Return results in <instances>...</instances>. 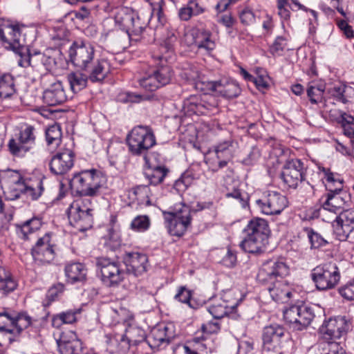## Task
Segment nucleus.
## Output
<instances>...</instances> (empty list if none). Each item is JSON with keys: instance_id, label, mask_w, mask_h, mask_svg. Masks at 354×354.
I'll return each mask as SVG.
<instances>
[{"instance_id": "nucleus-1", "label": "nucleus", "mask_w": 354, "mask_h": 354, "mask_svg": "<svg viewBox=\"0 0 354 354\" xmlns=\"http://www.w3.org/2000/svg\"><path fill=\"white\" fill-rule=\"evenodd\" d=\"M290 274V268L283 257L272 259L263 262L256 277L257 281L266 286L272 299L283 302L289 299L292 293L288 290L280 288L281 279Z\"/></svg>"}, {"instance_id": "nucleus-2", "label": "nucleus", "mask_w": 354, "mask_h": 354, "mask_svg": "<svg viewBox=\"0 0 354 354\" xmlns=\"http://www.w3.org/2000/svg\"><path fill=\"white\" fill-rule=\"evenodd\" d=\"M95 52L94 46L88 41L75 40L68 50L69 62L83 71H94L109 75L111 71L109 61L105 58H97Z\"/></svg>"}, {"instance_id": "nucleus-3", "label": "nucleus", "mask_w": 354, "mask_h": 354, "mask_svg": "<svg viewBox=\"0 0 354 354\" xmlns=\"http://www.w3.org/2000/svg\"><path fill=\"white\" fill-rule=\"evenodd\" d=\"M244 237L239 243L245 252L261 254L266 250L270 236L268 222L261 218L251 219L243 230Z\"/></svg>"}, {"instance_id": "nucleus-4", "label": "nucleus", "mask_w": 354, "mask_h": 354, "mask_svg": "<svg viewBox=\"0 0 354 354\" xmlns=\"http://www.w3.org/2000/svg\"><path fill=\"white\" fill-rule=\"evenodd\" d=\"M106 180L102 171L91 169L74 174L69 181V185L79 196H96L100 194V189Z\"/></svg>"}, {"instance_id": "nucleus-5", "label": "nucleus", "mask_w": 354, "mask_h": 354, "mask_svg": "<svg viewBox=\"0 0 354 354\" xmlns=\"http://www.w3.org/2000/svg\"><path fill=\"white\" fill-rule=\"evenodd\" d=\"M127 145L132 156H147L149 150L156 144V136L149 126L138 125L127 134Z\"/></svg>"}, {"instance_id": "nucleus-6", "label": "nucleus", "mask_w": 354, "mask_h": 354, "mask_svg": "<svg viewBox=\"0 0 354 354\" xmlns=\"http://www.w3.org/2000/svg\"><path fill=\"white\" fill-rule=\"evenodd\" d=\"M323 310L318 306L301 304L291 305L283 310V318L290 327L295 330L307 328L315 318L317 314Z\"/></svg>"}, {"instance_id": "nucleus-7", "label": "nucleus", "mask_w": 354, "mask_h": 354, "mask_svg": "<svg viewBox=\"0 0 354 354\" xmlns=\"http://www.w3.org/2000/svg\"><path fill=\"white\" fill-rule=\"evenodd\" d=\"M173 76L172 68L161 60L158 64L150 67L138 82L142 88L153 92L169 84Z\"/></svg>"}, {"instance_id": "nucleus-8", "label": "nucleus", "mask_w": 354, "mask_h": 354, "mask_svg": "<svg viewBox=\"0 0 354 354\" xmlns=\"http://www.w3.org/2000/svg\"><path fill=\"white\" fill-rule=\"evenodd\" d=\"M310 278L317 290L320 291L332 290L340 281V270L336 263L332 261L324 263L311 270Z\"/></svg>"}, {"instance_id": "nucleus-9", "label": "nucleus", "mask_w": 354, "mask_h": 354, "mask_svg": "<svg viewBox=\"0 0 354 354\" xmlns=\"http://www.w3.org/2000/svg\"><path fill=\"white\" fill-rule=\"evenodd\" d=\"M115 21L119 27L124 30L131 40L138 41L147 26L134 10L128 8H122L115 17Z\"/></svg>"}, {"instance_id": "nucleus-10", "label": "nucleus", "mask_w": 354, "mask_h": 354, "mask_svg": "<svg viewBox=\"0 0 354 354\" xmlns=\"http://www.w3.org/2000/svg\"><path fill=\"white\" fill-rule=\"evenodd\" d=\"M352 328V320L348 316H335L325 319L319 328L324 342H336L347 335Z\"/></svg>"}, {"instance_id": "nucleus-11", "label": "nucleus", "mask_w": 354, "mask_h": 354, "mask_svg": "<svg viewBox=\"0 0 354 354\" xmlns=\"http://www.w3.org/2000/svg\"><path fill=\"white\" fill-rule=\"evenodd\" d=\"M192 210L189 206L181 205L175 212H162L165 225L171 236L181 237L192 223Z\"/></svg>"}, {"instance_id": "nucleus-12", "label": "nucleus", "mask_w": 354, "mask_h": 354, "mask_svg": "<svg viewBox=\"0 0 354 354\" xmlns=\"http://www.w3.org/2000/svg\"><path fill=\"white\" fill-rule=\"evenodd\" d=\"M95 265L100 272L103 283L108 287L118 286L124 279L126 272L120 263L109 257L96 258Z\"/></svg>"}, {"instance_id": "nucleus-13", "label": "nucleus", "mask_w": 354, "mask_h": 354, "mask_svg": "<svg viewBox=\"0 0 354 354\" xmlns=\"http://www.w3.org/2000/svg\"><path fill=\"white\" fill-rule=\"evenodd\" d=\"M286 328L279 324H270L263 328L262 354H283L282 342L288 337Z\"/></svg>"}, {"instance_id": "nucleus-14", "label": "nucleus", "mask_w": 354, "mask_h": 354, "mask_svg": "<svg viewBox=\"0 0 354 354\" xmlns=\"http://www.w3.org/2000/svg\"><path fill=\"white\" fill-rule=\"evenodd\" d=\"M35 129L31 125L21 130L18 136L11 138L8 144L10 153L16 157H24L35 146Z\"/></svg>"}, {"instance_id": "nucleus-15", "label": "nucleus", "mask_w": 354, "mask_h": 354, "mask_svg": "<svg viewBox=\"0 0 354 354\" xmlns=\"http://www.w3.org/2000/svg\"><path fill=\"white\" fill-rule=\"evenodd\" d=\"M306 169L304 162L298 158L287 160L283 164L280 178L286 187L296 189L305 179Z\"/></svg>"}, {"instance_id": "nucleus-16", "label": "nucleus", "mask_w": 354, "mask_h": 354, "mask_svg": "<svg viewBox=\"0 0 354 354\" xmlns=\"http://www.w3.org/2000/svg\"><path fill=\"white\" fill-rule=\"evenodd\" d=\"M93 209L79 201L73 203L68 209L70 224L80 232L91 228L93 223Z\"/></svg>"}, {"instance_id": "nucleus-17", "label": "nucleus", "mask_w": 354, "mask_h": 354, "mask_svg": "<svg viewBox=\"0 0 354 354\" xmlns=\"http://www.w3.org/2000/svg\"><path fill=\"white\" fill-rule=\"evenodd\" d=\"M287 198L275 191L265 192L261 198L255 201L260 212L266 215L279 214L288 206Z\"/></svg>"}, {"instance_id": "nucleus-18", "label": "nucleus", "mask_w": 354, "mask_h": 354, "mask_svg": "<svg viewBox=\"0 0 354 354\" xmlns=\"http://www.w3.org/2000/svg\"><path fill=\"white\" fill-rule=\"evenodd\" d=\"M23 26L10 21H2L0 22V39L6 48L19 49L26 42V39L22 35Z\"/></svg>"}, {"instance_id": "nucleus-19", "label": "nucleus", "mask_w": 354, "mask_h": 354, "mask_svg": "<svg viewBox=\"0 0 354 354\" xmlns=\"http://www.w3.org/2000/svg\"><path fill=\"white\" fill-rule=\"evenodd\" d=\"M328 192L326 194V201L322 207L324 209L335 214L345 209L351 202L350 195L343 189L342 182H338L335 187H327Z\"/></svg>"}, {"instance_id": "nucleus-20", "label": "nucleus", "mask_w": 354, "mask_h": 354, "mask_svg": "<svg viewBox=\"0 0 354 354\" xmlns=\"http://www.w3.org/2000/svg\"><path fill=\"white\" fill-rule=\"evenodd\" d=\"M216 106V99L206 94L192 95L183 101V109L189 114L207 115L213 111Z\"/></svg>"}, {"instance_id": "nucleus-21", "label": "nucleus", "mask_w": 354, "mask_h": 354, "mask_svg": "<svg viewBox=\"0 0 354 354\" xmlns=\"http://www.w3.org/2000/svg\"><path fill=\"white\" fill-rule=\"evenodd\" d=\"M337 214L332 222L333 233L337 240L344 241L354 231V209H344Z\"/></svg>"}, {"instance_id": "nucleus-22", "label": "nucleus", "mask_w": 354, "mask_h": 354, "mask_svg": "<svg viewBox=\"0 0 354 354\" xmlns=\"http://www.w3.org/2000/svg\"><path fill=\"white\" fill-rule=\"evenodd\" d=\"M55 245L51 241L50 233L39 238L31 248L34 261L39 264H50L55 257Z\"/></svg>"}, {"instance_id": "nucleus-23", "label": "nucleus", "mask_w": 354, "mask_h": 354, "mask_svg": "<svg viewBox=\"0 0 354 354\" xmlns=\"http://www.w3.org/2000/svg\"><path fill=\"white\" fill-rule=\"evenodd\" d=\"M107 76V74L94 71H83L77 68L68 74L67 80L73 92L77 93L86 87L88 80L93 83L102 82Z\"/></svg>"}, {"instance_id": "nucleus-24", "label": "nucleus", "mask_w": 354, "mask_h": 354, "mask_svg": "<svg viewBox=\"0 0 354 354\" xmlns=\"http://www.w3.org/2000/svg\"><path fill=\"white\" fill-rule=\"evenodd\" d=\"M75 154L69 149H64L53 155L49 162L52 174L62 176L67 174L73 167Z\"/></svg>"}, {"instance_id": "nucleus-25", "label": "nucleus", "mask_w": 354, "mask_h": 354, "mask_svg": "<svg viewBox=\"0 0 354 354\" xmlns=\"http://www.w3.org/2000/svg\"><path fill=\"white\" fill-rule=\"evenodd\" d=\"M122 261L126 266V273L135 277H140L147 270L148 257L143 252H126L122 256Z\"/></svg>"}, {"instance_id": "nucleus-26", "label": "nucleus", "mask_w": 354, "mask_h": 354, "mask_svg": "<svg viewBox=\"0 0 354 354\" xmlns=\"http://www.w3.org/2000/svg\"><path fill=\"white\" fill-rule=\"evenodd\" d=\"M57 344L61 354H80L84 348L83 342L73 331L62 333Z\"/></svg>"}, {"instance_id": "nucleus-27", "label": "nucleus", "mask_w": 354, "mask_h": 354, "mask_svg": "<svg viewBox=\"0 0 354 354\" xmlns=\"http://www.w3.org/2000/svg\"><path fill=\"white\" fill-rule=\"evenodd\" d=\"M145 167L143 175L148 180L149 185H158L162 183L169 172V169L165 165L153 164L148 156L145 157Z\"/></svg>"}, {"instance_id": "nucleus-28", "label": "nucleus", "mask_w": 354, "mask_h": 354, "mask_svg": "<svg viewBox=\"0 0 354 354\" xmlns=\"http://www.w3.org/2000/svg\"><path fill=\"white\" fill-rule=\"evenodd\" d=\"M169 328L165 324L153 327L147 336L146 342L153 351H158L169 344L171 336L167 334Z\"/></svg>"}, {"instance_id": "nucleus-29", "label": "nucleus", "mask_w": 354, "mask_h": 354, "mask_svg": "<svg viewBox=\"0 0 354 354\" xmlns=\"http://www.w3.org/2000/svg\"><path fill=\"white\" fill-rule=\"evenodd\" d=\"M66 281L70 284L83 283L86 281L87 268L84 263L69 262L65 265Z\"/></svg>"}, {"instance_id": "nucleus-30", "label": "nucleus", "mask_w": 354, "mask_h": 354, "mask_svg": "<svg viewBox=\"0 0 354 354\" xmlns=\"http://www.w3.org/2000/svg\"><path fill=\"white\" fill-rule=\"evenodd\" d=\"M209 88L212 91H217L225 98H234L241 93L239 84L233 80L217 81L208 82Z\"/></svg>"}, {"instance_id": "nucleus-31", "label": "nucleus", "mask_w": 354, "mask_h": 354, "mask_svg": "<svg viewBox=\"0 0 354 354\" xmlns=\"http://www.w3.org/2000/svg\"><path fill=\"white\" fill-rule=\"evenodd\" d=\"M42 218L33 216L19 224H16V232L23 240H29L30 236L39 231L43 225Z\"/></svg>"}, {"instance_id": "nucleus-32", "label": "nucleus", "mask_w": 354, "mask_h": 354, "mask_svg": "<svg viewBox=\"0 0 354 354\" xmlns=\"http://www.w3.org/2000/svg\"><path fill=\"white\" fill-rule=\"evenodd\" d=\"M66 95L61 82H57L46 88L43 93V100L48 106H56L65 102Z\"/></svg>"}, {"instance_id": "nucleus-33", "label": "nucleus", "mask_w": 354, "mask_h": 354, "mask_svg": "<svg viewBox=\"0 0 354 354\" xmlns=\"http://www.w3.org/2000/svg\"><path fill=\"white\" fill-rule=\"evenodd\" d=\"M18 287V281L10 268L0 266V292L5 296L13 292Z\"/></svg>"}, {"instance_id": "nucleus-34", "label": "nucleus", "mask_w": 354, "mask_h": 354, "mask_svg": "<svg viewBox=\"0 0 354 354\" xmlns=\"http://www.w3.org/2000/svg\"><path fill=\"white\" fill-rule=\"evenodd\" d=\"M147 336L145 330L139 327L131 328L127 331L126 337H122L119 346L122 348V353H127L131 344L138 345V344L146 341Z\"/></svg>"}, {"instance_id": "nucleus-35", "label": "nucleus", "mask_w": 354, "mask_h": 354, "mask_svg": "<svg viewBox=\"0 0 354 354\" xmlns=\"http://www.w3.org/2000/svg\"><path fill=\"white\" fill-rule=\"evenodd\" d=\"M204 12L205 8L197 1L189 0L186 5L179 9L178 15L180 20L187 21L192 17L198 16Z\"/></svg>"}, {"instance_id": "nucleus-36", "label": "nucleus", "mask_w": 354, "mask_h": 354, "mask_svg": "<svg viewBox=\"0 0 354 354\" xmlns=\"http://www.w3.org/2000/svg\"><path fill=\"white\" fill-rule=\"evenodd\" d=\"M81 312V308H74L55 315L52 319V326L58 328L64 324H71L77 321V315Z\"/></svg>"}, {"instance_id": "nucleus-37", "label": "nucleus", "mask_w": 354, "mask_h": 354, "mask_svg": "<svg viewBox=\"0 0 354 354\" xmlns=\"http://www.w3.org/2000/svg\"><path fill=\"white\" fill-rule=\"evenodd\" d=\"M234 151V143L232 139L221 142L214 147V152L217 158L225 160L227 163L233 158Z\"/></svg>"}, {"instance_id": "nucleus-38", "label": "nucleus", "mask_w": 354, "mask_h": 354, "mask_svg": "<svg viewBox=\"0 0 354 354\" xmlns=\"http://www.w3.org/2000/svg\"><path fill=\"white\" fill-rule=\"evenodd\" d=\"M208 311L216 319H221L225 316H230L234 319L237 318L220 298H214L212 300V304L208 306Z\"/></svg>"}, {"instance_id": "nucleus-39", "label": "nucleus", "mask_w": 354, "mask_h": 354, "mask_svg": "<svg viewBox=\"0 0 354 354\" xmlns=\"http://www.w3.org/2000/svg\"><path fill=\"white\" fill-rule=\"evenodd\" d=\"M17 174H18V178L16 180V183L19 185L21 184L23 186V188L21 189V192L32 201L37 200L41 196L44 189L42 180H39L37 181L35 186L27 185H25L24 182H21L23 178L18 173Z\"/></svg>"}, {"instance_id": "nucleus-40", "label": "nucleus", "mask_w": 354, "mask_h": 354, "mask_svg": "<svg viewBox=\"0 0 354 354\" xmlns=\"http://www.w3.org/2000/svg\"><path fill=\"white\" fill-rule=\"evenodd\" d=\"M15 310L10 308H0V333L13 334Z\"/></svg>"}, {"instance_id": "nucleus-41", "label": "nucleus", "mask_w": 354, "mask_h": 354, "mask_svg": "<svg viewBox=\"0 0 354 354\" xmlns=\"http://www.w3.org/2000/svg\"><path fill=\"white\" fill-rule=\"evenodd\" d=\"M196 47L208 53L215 49L216 43L212 39V33L209 30L199 28Z\"/></svg>"}, {"instance_id": "nucleus-42", "label": "nucleus", "mask_w": 354, "mask_h": 354, "mask_svg": "<svg viewBox=\"0 0 354 354\" xmlns=\"http://www.w3.org/2000/svg\"><path fill=\"white\" fill-rule=\"evenodd\" d=\"M332 95L337 101L343 104L351 103L354 100V88L346 84L335 86Z\"/></svg>"}, {"instance_id": "nucleus-43", "label": "nucleus", "mask_w": 354, "mask_h": 354, "mask_svg": "<svg viewBox=\"0 0 354 354\" xmlns=\"http://www.w3.org/2000/svg\"><path fill=\"white\" fill-rule=\"evenodd\" d=\"M238 294L239 292L233 290H228L224 291L219 297L225 304L228 309L237 317H241V315L239 313L238 306L241 301V299L236 297Z\"/></svg>"}, {"instance_id": "nucleus-44", "label": "nucleus", "mask_w": 354, "mask_h": 354, "mask_svg": "<svg viewBox=\"0 0 354 354\" xmlns=\"http://www.w3.org/2000/svg\"><path fill=\"white\" fill-rule=\"evenodd\" d=\"M13 76L10 73L0 75V98H8L15 93Z\"/></svg>"}, {"instance_id": "nucleus-45", "label": "nucleus", "mask_w": 354, "mask_h": 354, "mask_svg": "<svg viewBox=\"0 0 354 354\" xmlns=\"http://www.w3.org/2000/svg\"><path fill=\"white\" fill-rule=\"evenodd\" d=\"M13 334L19 335L24 330L32 324L31 317L25 312L15 310Z\"/></svg>"}, {"instance_id": "nucleus-46", "label": "nucleus", "mask_w": 354, "mask_h": 354, "mask_svg": "<svg viewBox=\"0 0 354 354\" xmlns=\"http://www.w3.org/2000/svg\"><path fill=\"white\" fill-rule=\"evenodd\" d=\"M325 88V85L322 84H313L308 86L306 93L311 104H317L322 102Z\"/></svg>"}, {"instance_id": "nucleus-47", "label": "nucleus", "mask_w": 354, "mask_h": 354, "mask_svg": "<svg viewBox=\"0 0 354 354\" xmlns=\"http://www.w3.org/2000/svg\"><path fill=\"white\" fill-rule=\"evenodd\" d=\"M62 130L58 124H55L50 126L46 130V140L48 145H53L57 147L60 145L62 141Z\"/></svg>"}, {"instance_id": "nucleus-48", "label": "nucleus", "mask_w": 354, "mask_h": 354, "mask_svg": "<svg viewBox=\"0 0 354 354\" xmlns=\"http://www.w3.org/2000/svg\"><path fill=\"white\" fill-rule=\"evenodd\" d=\"M195 177L192 170L183 172L174 184V188L178 192H184L193 183Z\"/></svg>"}, {"instance_id": "nucleus-49", "label": "nucleus", "mask_w": 354, "mask_h": 354, "mask_svg": "<svg viewBox=\"0 0 354 354\" xmlns=\"http://www.w3.org/2000/svg\"><path fill=\"white\" fill-rule=\"evenodd\" d=\"M289 37L286 35L277 36L269 48V52L273 56H281L288 47Z\"/></svg>"}, {"instance_id": "nucleus-50", "label": "nucleus", "mask_w": 354, "mask_h": 354, "mask_svg": "<svg viewBox=\"0 0 354 354\" xmlns=\"http://www.w3.org/2000/svg\"><path fill=\"white\" fill-rule=\"evenodd\" d=\"M151 221L147 215H138L136 216L130 224V229L138 232H144L149 230Z\"/></svg>"}, {"instance_id": "nucleus-51", "label": "nucleus", "mask_w": 354, "mask_h": 354, "mask_svg": "<svg viewBox=\"0 0 354 354\" xmlns=\"http://www.w3.org/2000/svg\"><path fill=\"white\" fill-rule=\"evenodd\" d=\"M12 50L19 55L18 64L20 66L26 68L31 66V52L26 42L24 43V45L19 47V49H13Z\"/></svg>"}, {"instance_id": "nucleus-52", "label": "nucleus", "mask_w": 354, "mask_h": 354, "mask_svg": "<svg viewBox=\"0 0 354 354\" xmlns=\"http://www.w3.org/2000/svg\"><path fill=\"white\" fill-rule=\"evenodd\" d=\"M107 250L115 251L121 246V239L118 233L113 228L109 230L107 237L105 238L104 243Z\"/></svg>"}, {"instance_id": "nucleus-53", "label": "nucleus", "mask_w": 354, "mask_h": 354, "mask_svg": "<svg viewBox=\"0 0 354 354\" xmlns=\"http://www.w3.org/2000/svg\"><path fill=\"white\" fill-rule=\"evenodd\" d=\"M145 99V95L130 91H121L117 95V100L122 103H139Z\"/></svg>"}, {"instance_id": "nucleus-54", "label": "nucleus", "mask_w": 354, "mask_h": 354, "mask_svg": "<svg viewBox=\"0 0 354 354\" xmlns=\"http://www.w3.org/2000/svg\"><path fill=\"white\" fill-rule=\"evenodd\" d=\"M65 289V286L62 283H57L53 285L48 290L46 297L48 300L47 304L44 306H49L51 302L55 301L58 297L62 295Z\"/></svg>"}, {"instance_id": "nucleus-55", "label": "nucleus", "mask_w": 354, "mask_h": 354, "mask_svg": "<svg viewBox=\"0 0 354 354\" xmlns=\"http://www.w3.org/2000/svg\"><path fill=\"white\" fill-rule=\"evenodd\" d=\"M308 240L311 245V248H319L326 246L328 243L319 233L315 232L313 229L307 228L306 230Z\"/></svg>"}, {"instance_id": "nucleus-56", "label": "nucleus", "mask_w": 354, "mask_h": 354, "mask_svg": "<svg viewBox=\"0 0 354 354\" xmlns=\"http://www.w3.org/2000/svg\"><path fill=\"white\" fill-rule=\"evenodd\" d=\"M322 350L323 354H347L344 346L340 342H324Z\"/></svg>"}, {"instance_id": "nucleus-57", "label": "nucleus", "mask_w": 354, "mask_h": 354, "mask_svg": "<svg viewBox=\"0 0 354 354\" xmlns=\"http://www.w3.org/2000/svg\"><path fill=\"white\" fill-rule=\"evenodd\" d=\"M151 10V16L156 17L158 21H161L163 15V7L165 6L164 0H147Z\"/></svg>"}, {"instance_id": "nucleus-58", "label": "nucleus", "mask_w": 354, "mask_h": 354, "mask_svg": "<svg viewBox=\"0 0 354 354\" xmlns=\"http://www.w3.org/2000/svg\"><path fill=\"white\" fill-rule=\"evenodd\" d=\"M199 28H192L187 30L182 38V43L187 46H196Z\"/></svg>"}, {"instance_id": "nucleus-59", "label": "nucleus", "mask_w": 354, "mask_h": 354, "mask_svg": "<svg viewBox=\"0 0 354 354\" xmlns=\"http://www.w3.org/2000/svg\"><path fill=\"white\" fill-rule=\"evenodd\" d=\"M191 297L192 292L185 287L182 286L178 288L177 293L174 296V299L179 302L188 304L189 307L193 308L191 304Z\"/></svg>"}, {"instance_id": "nucleus-60", "label": "nucleus", "mask_w": 354, "mask_h": 354, "mask_svg": "<svg viewBox=\"0 0 354 354\" xmlns=\"http://www.w3.org/2000/svg\"><path fill=\"white\" fill-rule=\"evenodd\" d=\"M205 162L208 165L209 170L214 173L218 172L220 170L227 167L228 165L226 160L217 158L216 156L215 158H208L205 160Z\"/></svg>"}, {"instance_id": "nucleus-61", "label": "nucleus", "mask_w": 354, "mask_h": 354, "mask_svg": "<svg viewBox=\"0 0 354 354\" xmlns=\"http://www.w3.org/2000/svg\"><path fill=\"white\" fill-rule=\"evenodd\" d=\"M225 196L226 198H233L236 199L239 201L243 207H245L248 205V195L245 193H242L238 188H234L232 191H228L225 194Z\"/></svg>"}, {"instance_id": "nucleus-62", "label": "nucleus", "mask_w": 354, "mask_h": 354, "mask_svg": "<svg viewBox=\"0 0 354 354\" xmlns=\"http://www.w3.org/2000/svg\"><path fill=\"white\" fill-rule=\"evenodd\" d=\"M239 18L241 24L245 26H250L255 23L256 15L250 8H245L239 13Z\"/></svg>"}, {"instance_id": "nucleus-63", "label": "nucleus", "mask_w": 354, "mask_h": 354, "mask_svg": "<svg viewBox=\"0 0 354 354\" xmlns=\"http://www.w3.org/2000/svg\"><path fill=\"white\" fill-rule=\"evenodd\" d=\"M339 294L348 301L354 300V286L351 281H348L345 285L338 289Z\"/></svg>"}, {"instance_id": "nucleus-64", "label": "nucleus", "mask_w": 354, "mask_h": 354, "mask_svg": "<svg viewBox=\"0 0 354 354\" xmlns=\"http://www.w3.org/2000/svg\"><path fill=\"white\" fill-rule=\"evenodd\" d=\"M261 157V151L257 147H253L250 153L243 160V163L245 165H253L257 162Z\"/></svg>"}]
</instances>
